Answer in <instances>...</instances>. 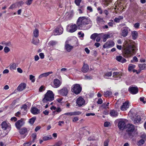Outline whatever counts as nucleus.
Segmentation results:
<instances>
[{
  "mask_svg": "<svg viewBox=\"0 0 146 146\" xmlns=\"http://www.w3.org/2000/svg\"><path fill=\"white\" fill-rule=\"evenodd\" d=\"M52 73V72H45L41 74L38 76V78L40 79L43 77H46L49 74Z\"/></svg>",
  "mask_w": 146,
  "mask_h": 146,
  "instance_id": "393cba45",
  "label": "nucleus"
},
{
  "mask_svg": "<svg viewBox=\"0 0 146 146\" xmlns=\"http://www.w3.org/2000/svg\"><path fill=\"white\" fill-rule=\"evenodd\" d=\"M82 112L80 111H74L71 112V116L79 115L81 114Z\"/></svg>",
  "mask_w": 146,
  "mask_h": 146,
  "instance_id": "e433bc0d",
  "label": "nucleus"
},
{
  "mask_svg": "<svg viewBox=\"0 0 146 146\" xmlns=\"http://www.w3.org/2000/svg\"><path fill=\"white\" fill-rule=\"evenodd\" d=\"M129 92L132 94H135L138 92V89L137 87L130 86L128 89Z\"/></svg>",
  "mask_w": 146,
  "mask_h": 146,
  "instance_id": "2eb2a0df",
  "label": "nucleus"
},
{
  "mask_svg": "<svg viewBox=\"0 0 146 146\" xmlns=\"http://www.w3.org/2000/svg\"><path fill=\"white\" fill-rule=\"evenodd\" d=\"M84 78L85 80H90L92 78V77L89 75H86Z\"/></svg>",
  "mask_w": 146,
  "mask_h": 146,
  "instance_id": "bf43d9fd",
  "label": "nucleus"
},
{
  "mask_svg": "<svg viewBox=\"0 0 146 146\" xmlns=\"http://www.w3.org/2000/svg\"><path fill=\"white\" fill-rule=\"evenodd\" d=\"M91 22L90 18L86 17H81L78 19L76 23L78 29L82 30L84 26L91 24Z\"/></svg>",
  "mask_w": 146,
  "mask_h": 146,
  "instance_id": "f257e3e1",
  "label": "nucleus"
},
{
  "mask_svg": "<svg viewBox=\"0 0 146 146\" xmlns=\"http://www.w3.org/2000/svg\"><path fill=\"white\" fill-rule=\"evenodd\" d=\"M77 28V25L75 24H69L67 27L66 31L69 33H73L76 31Z\"/></svg>",
  "mask_w": 146,
  "mask_h": 146,
  "instance_id": "39448f33",
  "label": "nucleus"
},
{
  "mask_svg": "<svg viewBox=\"0 0 146 146\" xmlns=\"http://www.w3.org/2000/svg\"><path fill=\"white\" fill-rule=\"evenodd\" d=\"M18 7V6L17 5V3H15L11 5L9 7V9H12L17 8Z\"/></svg>",
  "mask_w": 146,
  "mask_h": 146,
  "instance_id": "4c0bfd02",
  "label": "nucleus"
},
{
  "mask_svg": "<svg viewBox=\"0 0 146 146\" xmlns=\"http://www.w3.org/2000/svg\"><path fill=\"white\" fill-rule=\"evenodd\" d=\"M138 66L141 70H143L146 68V64H139Z\"/></svg>",
  "mask_w": 146,
  "mask_h": 146,
  "instance_id": "72a5a7b5",
  "label": "nucleus"
},
{
  "mask_svg": "<svg viewBox=\"0 0 146 146\" xmlns=\"http://www.w3.org/2000/svg\"><path fill=\"white\" fill-rule=\"evenodd\" d=\"M135 129L134 126L133 125L129 124L127 125V131L128 132H133Z\"/></svg>",
  "mask_w": 146,
  "mask_h": 146,
  "instance_id": "5701e85b",
  "label": "nucleus"
},
{
  "mask_svg": "<svg viewBox=\"0 0 146 146\" xmlns=\"http://www.w3.org/2000/svg\"><path fill=\"white\" fill-rule=\"evenodd\" d=\"M110 37V35L109 34L103 35V36H102L103 42H106L107 39L109 38Z\"/></svg>",
  "mask_w": 146,
  "mask_h": 146,
  "instance_id": "c85d7f7f",
  "label": "nucleus"
},
{
  "mask_svg": "<svg viewBox=\"0 0 146 146\" xmlns=\"http://www.w3.org/2000/svg\"><path fill=\"white\" fill-rule=\"evenodd\" d=\"M26 86V84L24 83H21L20 84L17 88V90L20 91H21L24 89Z\"/></svg>",
  "mask_w": 146,
  "mask_h": 146,
  "instance_id": "412c9836",
  "label": "nucleus"
},
{
  "mask_svg": "<svg viewBox=\"0 0 146 146\" xmlns=\"http://www.w3.org/2000/svg\"><path fill=\"white\" fill-rule=\"evenodd\" d=\"M82 88L78 84H74L72 87L71 91L76 94H78L81 92Z\"/></svg>",
  "mask_w": 146,
  "mask_h": 146,
  "instance_id": "20e7f679",
  "label": "nucleus"
},
{
  "mask_svg": "<svg viewBox=\"0 0 146 146\" xmlns=\"http://www.w3.org/2000/svg\"><path fill=\"white\" fill-rule=\"evenodd\" d=\"M96 20L97 23L98 24L101 23L103 21V18L100 17L99 16L97 17Z\"/></svg>",
  "mask_w": 146,
  "mask_h": 146,
  "instance_id": "2f4dec72",
  "label": "nucleus"
},
{
  "mask_svg": "<svg viewBox=\"0 0 146 146\" xmlns=\"http://www.w3.org/2000/svg\"><path fill=\"white\" fill-rule=\"evenodd\" d=\"M123 74L121 72H115L113 73L112 77L115 80H118L121 78Z\"/></svg>",
  "mask_w": 146,
  "mask_h": 146,
  "instance_id": "423d86ee",
  "label": "nucleus"
},
{
  "mask_svg": "<svg viewBox=\"0 0 146 146\" xmlns=\"http://www.w3.org/2000/svg\"><path fill=\"white\" fill-rule=\"evenodd\" d=\"M141 120V118L140 116H137L136 118H135L133 120L135 123H140Z\"/></svg>",
  "mask_w": 146,
  "mask_h": 146,
  "instance_id": "7c9ffc66",
  "label": "nucleus"
},
{
  "mask_svg": "<svg viewBox=\"0 0 146 146\" xmlns=\"http://www.w3.org/2000/svg\"><path fill=\"white\" fill-rule=\"evenodd\" d=\"M129 102L128 101H127L123 103L120 109L122 111H126L129 108Z\"/></svg>",
  "mask_w": 146,
  "mask_h": 146,
  "instance_id": "4468645a",
  "label": "nucleus"
},
{
  "mask_svg": "<svg viewBox=\"0 0 146 146\" xmlns=\"http://www.w3.org/2000/svg\"><path fill=\"white\" fill-rule=\"evenodd\" d=\"M89 69V66L87 64H84L82 68V71L84 73L88 72Z\"/></svg>",
  "mask_w": 146,
  "mask_h": 146,
  "instance_id": "b1692460",
  "label": "nucleus"
},
{
  "mask_svg": "<svg viewBox=\"0 0 146 146\" xmlns=\"http://www.w3.org/2000/svg\"><path fill=\"white\" fill-rule=\"evenodd\" d=\"M59 94L62 96H66L68 93V90L66 87H64L62 89L58 91Z\"/></svg>",
  "mask_w": 146,
  "mask_h": 146,
  "instance_id": "0eeeda50",
  "label": "nucleus"
},
{
  "mask_svg": "<svg viewBox=\"0 0 146 146\" xmlns=\"http://www.w3.org/2000/svg\"><path fill=\"white\" fill-rule=\"evenodd\" d=\"M98 34L95 33L92 34L90 36V38L94 40H95L96 38L98 36Z\"/></svg>",
  "mask_w": 146,
  "mask_h": 146,
  "instance_id": "58836bf2",
  "label": "nucleus"
},
{
  "mask_svg": "<svg viewBox=\"0 0 146 146\" xmlns=\"http://www.w3.org/2000/svg\"><path fill=\"white\" fill-rule=\"evenodd\" d=\"M33 43L35 45H37L38 44L39 42V40L38 39H33Z\"/></svg>",
  "mask_w": 146,
  "mask_h": 146,
  "instance_id": "a18cd8bd",
  "label": "nucleus"
},
{
  "mask_svg": "<svg viewBox=\"0 0 146 146\" xmlns=\"http://www.w3.org/2000/svg\"><path fill=\"white\" fill-rule=\"evenodd\" d=\"M29 131V129L25 127L20 129L19 132L20 134L21 135V138H24L26 136V135H25V134L27 132Z\"/></svg>",
  "mask_w": 146,
  "mask_h": 146,
  "instance_id": "ddd939ff",
  "label": "nucleus"
},
{
  "mask_svg": "<svg viewBox=\"0 0 146 146\" xmlns=\"http://www.w3.org/2000/svg\"><path fill=\"white\" fill-rule=\"evenodd\" d=\"M29 78L32 82H34L35 80V76L32 75H31L29 76Z\"/></svg>",
  "mask_w": 146,
  "mask_h": 146,
  "instance_id": "ea45409f",
  "label": "nucleus"
},
{
  "mask_svg": "<svg viewBox=\"0 0 146 146\" xmlns=\"http://www.w3.org/2000/svg\"><path fill=\"white\" fill-rule=\"evenodd\" d=\"M112 75V73L111 72H109L106 73L104 76V77L105 78H107L106 77H110Z\"/></svg>",
  "mask_w": 146,
  "mask_h": 146,
  "instance_id": "49530a36",
  "label": "nucleus"
},
{
  "mask_svg": "<svg viewBox=\"0 0 146 146\" xmlns=\"http://www.w3.org/2000/svg\"><path fill=\"white\" fill-rule=\"evenodd\" d=\"M52 137L51 136L48 137L47 136H44L42 138V139L43 141H46L49 139H52Z\"/></svg>",
  "mask_w": 146,
  "mask_h": 146,
  "instance_id": "37998d69",
  "label": "nucleus"
},
{
  "mask_svg": "<svg viewBox=\"0 0 146 146\" xmlns=\"http://www.w3.org/2000/svg\"><path fill=\"white\" fill-rule=\"evenodd\" d=\"M9 68L12 70H15L17 67V64L15 63H11L9 65Z\"/></svg>",
  "mask_w": 146,
  "mask_h": 146,
  "instance_id": "bb28decb",
  "label": "nucleus"
},
{
  "mask_svg": "<svg viewBox=\"0 0 146 146\" xmlns=\"http://www.w3.org/2000/svg\"><path fill=\"white\" fill-rule=\"evenodd\" d=\"M123 17L122 16H119L118 17L115 18L114 19V22L116 23H118L120 22L121 20L123 19Z\"/></svg>",
  "mask_w": 146,
  "mask_h": 146,
  "instance_id": "c756f323",
  "label": "nucleus"
},
{
  "mask_svg": "<svg viewBox=\"0 0 146 146\" xmlns=\"http://www.w3.org/2000/svg\"><path fill=\"white\" fill-rule=\"evenodd\" d=\"M61 111V110L60 108H56V110L53 111V113L54 114H56L60 112Z\"/></svg>",
  "mask_w": 146,
  "mask_h": 146,
  "instance_id": "79ce46f5",
  "label": "nucleus"
},
{
  "mask_svg": "<svg viewBox=\"0 0 146 146\" xmlns=\"http://www.w3.org/2000/svg\"><path fill=\"white\" fill-rule=\"evenodd\" d=\"M4 51L5 53H7L10 51V49L9 48L7 47H5L4 49Z\"/></svg>",
  "mask_w": 146,
  "mask_h": 146,
  "instance_id": "3c124183",
  "label": "nucleus"
},
{
  "mask_svg": "<svg viewBox=\"0 0 146 146\" xmlns=\"http://www.w3.org/2000/svg\"><path fill=\"white\" fill-rule=\"evenodd\" d=\"M103 102V100L101 98H100L98 99L97 103L98 104H101Z\"/></svg>",
  "mask_w": 146,
  "mask_h": 146,
  "instance_id": "e2e57ef3",
  "label": "nucleus"
},
{
  "mask_svg": "<svg viewBox=\"0 0 146 146\" xmlns=\"http://www.w3.org/2000/svg\"><path fill=\"white\" fill-rule=\"evenodd\" d=\"M138 61V59L137 58V57L135 56H134L133 58V60H131V62H137Z\"/></svg>",
  "mask_w": 146,
  "mask_h": 146,
  "instance_id": "603ef678",
  "label": "nucleus"
},
{
  "mask_svg": "<svg viewBox=\"0 0 146 146\" xmlns=\"http://www.w3.org/2000/svg\"><path fill=\"white\" fill-rule=\"evenodd\" d=\"M109 141L107 140L104 142V146H108Z\"/></svg>",
  "mask_w": 146,
  "mask_h": 146,
  "instance_id": "052dcab7",
  "label": "nucleus"
},
{
  "mask_svg": "<svg viewBox=\"0 0 146 146\" xmlns=\"http://www.w3.org/2000/svg\"><path fill=\"white\" fill-rule=\"evenodd\" d=\"M110 115L113 117H116L118 115V113L114 110H111L110 113Z\"/></svg>",
  "mask_w": 146,
  "mask_h": 146,
  "instance_id": "aec40b11",
  "label": "nucleus"
},
{
  "mask_svg": "<svg viewBox=\"0 0 146 146\" xmlns=\"http://www.w3.org/2000/svg\"><path fill=\"white\" fill-rule=\"evenodd\" d=\"M57 42H56L54 41H52L49 42V44L50 45L53 46L55 45L56 44Z\"/></svg>",
  "mask_w": 146,
  "mask_h": 146,
  "instance_id": "680f3d73",
  "label": "nucleus"
},
{
  "mask_svg": "<svg viewBox=\"0 0 146 146\" xmlns=\"http://www.w3.org/2000/svg\"><path fill=\"white\" fill-rule=\"evenodd\" d=\"M17 3V5H18V7H19V6H21L22 5H23L24 3V2L22 1H19Z\"/></svg>",
  "mask_w": 146,
  "mask_h": 146,
  "instance_id": "864d4df0",
  "label": "nucleus"
},
{
  "mask_svg": "<svg viewBox=\"0 0 146 146\" xmlns=\"http://www.w3.org/2000/svg\"><path fill=\"white\" fill-rule=\"evenodd\" d=\"M36 119V117H32L29 119V122L31 124H33L35 121Z\"/></svg>",
  "mask_w": 146,
  "mask_h": 146,
  "instance_id": "de8ad7c7",
  "label": "nucleus"
},
{
  "mask_svg": "<svg viewBox=\"0 0 146 146\" xmlns=\"http://www.w3.org/2000/svg\"><path fill=\"white\" fill-rule=\"evenodd\" d=\"M63 29L62 27L60 26H59L55 29L53 32V35H60L63 33Z\"/></svg>",
  "mask_w": 146,
  "mask_h": 146,
  "instance_id": "9d476101",
  "label": "nucleus"
},
{
  "mask_svg": "<svg viewBox=\"0 0 146 146\" xmlns=\"http://www.w3.org/2000/svg\"><path fill=\"white\" fill-rule=\"evenodd\" d=\"M114 45V42L112 40H110L105 43L103 45V47L104 48H108L113 46Z\"/></svg>",
  "mask_w": 146,
  "mask_h": 146,
  "instance_id": "dca6fc26",
  "label": "nucleus"
},
{
  "mask_svg": "<svg viewBox=\"0 0 146 146\" xmlns=\"http://www.w3.org/2000/svg\"><path fill=\"white\" fill-rule=\"evenodd\" d=\"M39 32L38 30L36 29H35L34 31L33 32V35L35 37H37L38 35Z\"/></svg>",
  "mask_w": 146,
  "mask_h": 146,
  "instance_id": "c9c22d12",
  "label": "nucleus"
},
{
  "mask_svg": "<svg viewBox=\"0 0 146 146\" xmlns=\"http://www.w3.org/2000/svg\"><path fill=\"white\" fill-rule=\"evenodd\" d=\"M31 112L33 114L36 115L39 112V110L38 108L35 107H33L31 109Z\"/></svg>",
  "mask_w": 146,
  "mask_h": 146,
  "instance_id": "a878e982",
  "label": "nucleus"
},
{
  "mask_svg": "<svg viewBox=\"0 0 146 146\" xmlns=\"http://www.w3.org/2000/svg\"><path fill=\"white\" fill-rule=\"evenodd\" d=\"M106 105V104L105 103H103L101 107H102L103 108L105 109H106L107 108H109L108 107H107Z\"/></svg>",
  "mask_w": 146,
  "mask_h": 146,
  "instance_id": "338daca9",
  "label": "nucleus"
},
{
  "mask_svg": "<svg viewBox=\"0 0 146 146\" xmlns=\"http://www.w3.org/2000/svg\"><path fill=\"white\" fill-rule=\"evenodd\" d=\"M33 0H28L26 2V4L27 5H29L31 4Z\"/></svg>",
  "mask_w": 146,
  "mask_h": 146,
  "instance_id": "4d7b16f0",
  "label": "nucleus"
},
{
  "mask_svg": "<svg viewBox=\"0 0 146 146\" xmlns=\"http://www.w3.org/2000/svg\"><path fill=\"white\" fill-rule=\"evenodd\" d=\"M145 98L143 97H140L139 98L140 101L142 102L144 104L146 103V100H145Z\"/></svg>",
  "mask_w": 146,
  "mask_h": 146,
  "instance_id": "13d9d810",
  "label": "nucleus"
},
{
  "mask_svg": "<svg viewBox=\"0 0 146 146\" xmlns=\"http://www.w3.org/2000/svg\"><path fill=\"white\" fill-rule=\"evenodd\" d=\"M95 114L93 113H87L86 114V115L87 116H94Z\"/></svg>",
  "mask_w": 146,
  "mask_h": 146,
  "instance_id": "0e129e2a",
  "label": "nucleus"
},
{
  "mask_svg": "<svg viewBox=\"0 0 146 146\" xmlns=\"http://www.w3.org/2000/svg\"><path fill=\"white\" fill-rule=\"evenodd\" d=\"M140 23H135L134 25V27L136 29H138L139 27Z\"/></svg>",
  "mask_w": 146,
  "mask_h": 146,
  "instance_id": "6e6d98bb",
  "label": "nucleus"
},
{
  "mask_svg": "<svg viewBox=\"0 0 146 146\" xmlns=\"http://www.w3.org/2000/svg\"><path fill=\"white\" fill-rule=\"evenodd\" d=\"M104 126L105 127H108L111 125L109 121H106L104 123Z\"/></svg>",
  "mask_w": 146,
  "mask_h": 146,
  "instance_id": "09e8293b",
  "label": "nucleus"
},
{
  "mask_svg": "<svg viewBox=\"0 0 146 146\" xmlns=\"http://www.w3.org/2000/svg\"><path fill=\"white\" fill-rule=\"evenodd\" d=\"M131 35L132 37V38L135 40L137 37L138 34L137 31H133L132 32Z\"/></svg>",
  "mask_w": 146,
  "mask_h": 146,
  "instance_id": "cd10ccee",
  "label": "nucleus"
},
{
  "mask_svg": "<svg viewBox=\"0 0 146 146\" xmlns=\"http://www.w3.org/2000/svg\"><path fill=\"white\" fill-rule=\"evenodd\" d=\"M111 92L109 91H107L105 92H104V96L105 97H108L111 95Z\"/></svg>",
  "mask_w": 146,
  "mask_h": 146,
  "instance_id": "c03bdc74",
  "label": "nucleus"
},
{
  "mask_svg": "<svg viewBox=\"0 0 146 146\" xmlns=\"http://www.w3.org/2000/svg\"><path fill=\"white\" fill-rule=\"evenodd\" d=\"M1 128L4 130L8 129L9 130L11 129V127L10 124L6 121L3 122L1 125Z\"/></svg>",
  "mask_w": 146,
  "mask_h": 146,
  "instance_id": "f8f14e48",
  "label": "nucleus"
},
{
  "mask_svg": "<svg viewBox=\"0 0 146 146\" xmlns=\"http://www.w3.org/2000/svg\"><path fill=\"white\" fill-rule=\"evenodd\" d=\"M27 106L26 104H24L21 107V109L23 110L24 111H26L27 109Z\"/></svg>",
  "mask_w": 146,
  "mask_h": 146,
  "instance_id": "5fc2aeb1",
  "label": "nucleus"
},
{
  "mask_svg": "<svg viewBox=\"0 0 146 146\" xmlns=\"http://www.w3.org/2000/svg\"><path fill=\"white\" fill-rule=\"evenodd\" d=\"M54 100V94L52 92L48 90L45 95L44 97L42 100V102L43 103H47L51 102Z\"/></svg>",
  "mask_w": 146,
  "mask_h": 146,
  "instance_id": "7ed1b4c3",
  "label": "nucleus"
},
{
  "mask_svg": "<svg viewBox=\"0 0 146 146\" xmlns=\"http://www.w3.org/2000/svg\"><path fill=\"white\" fill-rule=\"evenodd\" d=\"M135 65L133 64H130L129 65L128 70L130 71L133 70L134 68H135Z\"/></svg>",
  "mask_w": 146,
  "mask_h": 146,
  "instance_id": "f704fd0d",
  "label": "nucleus"
},
{
  "mask_svg": "<svg viewBox=\"0 0 146 146\" xmlns=\"http://www.w3.org/2000/svg\"><path fill=\"white\" fill-rule=\"evenodd\" d=\"M73 47L71 46L69 44H67L66 42L65 43V50L68 52H70L72 49L73 48Z\"/></svg>",
  "mask_w": 146,
  "mask_h": 146,
  "instance_id": "4be33fe9",
  "label": "nucleus"
},
{
  "mask_svg": "<svg viewBox=\"0 0 146 146\" xmlns=\"http://www.w3.org/2000/svg\"><path fill=\"white\" fill-rule=\"evenodd\" d=\"M25 123L24 120L23 119L18 120L15 123V125L16 127L19 129L20 128L23 126Z\"/></svg>",
  "mask_w": 146,
  "mask_h": 146,
  "instance_id": "f3484780",
  "label": "nucleus"
},
{
  "mask_svg": "<svg viewBox=\"0 0 146 146\" xmlns=\"http://www.w3.org/2000/svg\"><path fill=\"white\" fill-rule=\"evenodd\" d=\"M82 0H75V3L77 5L79 6Z\"/></svg>",
  "mask_w": 146,
  "mask_h": 146,
  "instance_id": "8fccbe9b",
  "label": "nucleus"
},
{
  "mask_svg": "<svg viewBox=\"0 0 146 146\" xmlns=\"http://www.w3.org/2000/svg\"><path fill=\"white\" fill-rule=\"evenodd\" d=\"M118 128L120 129H123L125 126V120L121 119L119 120L118 124Z\"/></svg>",
  "mask_w": 146,
  "mask_h": 146,
  "instance_id": "9b49d317",
  "label": "nucleus"
},
{
  "mask_svg": "<svg viewBox=\"0 0 146 146\" xmlns=\"http://www.w3.org/2000/svg\"><path fill=\"white\" fill-rule=\"evenodd\" d=\"M129 29L127 27H125L121 29V35L124 37L126 36L128 34Z\"/></svg>",
  "mask_w": 146,
  "mask_h": 146,
  "instance_id": "a211bd4d",
  "label": "nucleus"
},
{
  "mask_svg": "<svg viewBox=\"0 0 146 146\" xmlns=\"http://www.w3.org/2000/svg\"><path fill=\"white\" fill-rule=\"evenodd\" d=\"M115 59L118 61L123 63L126 62V60L121 56H117L115 57Z\"/></svg>",
  "mask_w": 146,
  "mask_h": 146,
  "instance_id": "6ab92c4d",
  "label": "nucleus"
},
{
  "mask_svg": "<svg viewBox=\"0 0 146 146\" xmlns=\"http://www.w3.org/2000/svg\"><path fill=\"white\" fill-rule=\"evenodd\" d=\"M62 84V82L58 79L54 80L52 84V86L55 88H57L60 86Z\"/></svg>",
  "mask_w": 146,
  "mask_h": 146,
  "instance_id": "6e6552de",
  "label": "nucleus"
},
{
  "mask_svg": "<svg viewBox=\"0 0 146 146\" xmlns=\"http://www.w3.org/2000/svg\"><path fill=\"white\" fill-rule=\"evenodd\" d=\"M78 35L79 38H83L84 36V34L81 31L79 32L78 33Z\"/></svg>",
  "mask_w": 146,
  "mask_h": 146,
  "instance_id": "a19ab883",
  "label": "nucleus"
},
{
  "mask_svg": "<svg viewBox=\"0 0 146 146\" xmlns=\"http://www.w3.org/2000/svg\"><path fill=\"white\" fill-rule=\"evenodd\" d=\"M62 144V142L61 141H59L56 143L55 146H60Z\"/></svg>",
  "mask_w": 146,
  "mask_h": 146,
  "instance_id": "69168bd1",
  "label": "nucleus"
},
{
  "mask_svg": "<svg viewBox=\"0 0 146 146\" xmlns=\"http://www.w3.org/2000/svg\"><path fill=\"white\" fill-rule=\"evenodd\" d=\"M145 143V141L143 139H141L137 143V145L138 146H141Z\"/></svg>",
  "mask_w": 146,
  "mask_h": 146,
  "instance_id": "473e14b6",
  "label": "nucleus"
},
{
  "mask_svg": "<svg viewBox=\"0 0 146 146\" xmlns=\"http://www.w3.org/2000/svg\"><path fill=\"white\" fill-rule=\"evenodd\" d=\"M136 49V48L134 46L129 45L125 49L123 55L126 58L130 57L135 53Z\"/></svg>",
  "mask_w": 146,
  "mask_h": 146,
  "instance_id": "f03ea898",
  "label": "nucleus"
},
{
  "mask_svg": "<svg viewBox=\"0 0 146 146\" xmlns=\"http://www.w3.org/2000/svg\"><path fill=\"white\" fill-rule=\"evenodd\" d=\"M76 104L78 106L81 107L85 104V101L84 99L80 96L78 98L76 101Z\"/></svg>",
  "mask_w": 146,
  "mask_h": 146,
  "instance_id": "1a4fd4ad",
  "label": "nucleus"
},
{
  "mask_svg": "<svg viewBox=\"0 0 146 146\" xmlns=\"http://www.w3.org/2000/svg\"><path fill=\"white\" fill-rule=\"evenodd\" d=\"M79 119L78 117H75L72 119V121L73 122H76L78 121Z\"/></svg>",
  "mask_w": 146,
  "mask_h": 146,
  "instance_id": "774afa93",
  "label": "nucleus"
}]
</instances>
